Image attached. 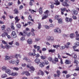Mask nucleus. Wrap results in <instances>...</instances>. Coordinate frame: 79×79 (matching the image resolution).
Returning a JSON list of instances; mask_svg holds the SVG:
<instances>
[{
    "label": "nucleus",
    "instance_id": "43",
    "mask_svg": "<svg viewBox=\"0 0 79 79\" xmlns=\"http://www.w3.org/2000/svg\"><path fill=\"white\" fill-rule=\"evenodd\" d=\"M6 27V26L5 25H3L2 27H1V29L2 30H4L5 29V27Z\"/></svg>",
    "mask_w": 79,
    "mask_h": 79
},
{
    "label": "nucleus",
    "instance_id": "17",
    "mask_svg": "<svg viewBox=\"0 0 79 79\" xmlns=\"http://www.w3.org/2000/svg\"><path fill=\"white\" fill-rule=\"evenodd\" d=\"M39 13L40 15H42V13H43V11H42V8L40 7L39 9Z\"/></svg>",
    "mask_w": 79,
    "mask_h": 79
},
{
    "label": "nucleus",
    "instance_id": "58",
    "mask_svg": "<svg viewBox=\"0 0 79 79\" xmlns=\"http://www.w3.org/2000/svg\"><path fill=\"white\" fill-rule=\"evenodd\" d=\"M1 47L2 48H5V46H3V45L2 44H1Z\"/></svg>",
    "mask_w": 79,
    "mask_h": 79
},
{
    "label": "nucleus",
    "instance_id": "28",
    "mask_svg": "<svg viewBox=\"0 0 79 79\" xmlns=\"http://www.w3.org/2000/svg\"><path fill=\"white\" fill-rule=\"evenodd\" d=\"M58 22L59 24H61V23H62V22L63 21V20L62 19L60 18L58 20Z\"/></svg>",
    "mask_w": 79,
    "mask_h": 79
},
{
    "label": "nucleus",
    "instance_id": "2",
    "mask_svg": "<svg viewBox=\"0 0 79 79\" xmlns=\"http://www.w3.org/2000/svg\"><path fill=\"white\" fill-rule=\"evenodd\" d=\"M64 0H60V2H62V5L64 6H69V5L68 4L67 2H68V0H65L64 2H63Z\"/></svg>",
    "mask_w": 79,
    "mask_h": 79
},
{
    "label": "nucleus",
    "instance_id": "37",
    "mask_svg": "<svg viewBox=\"0 0 79 79\" xmlns=\"http://www.w3.org/2000/svg\"><path fill=\"white\" fill-rule=\"evenodd\" d=\"M1 76L2 78H5V77H7V75L6 74H2Z\"/></svg>",
    "mask_w": 79,
    "mask_h": 79
},
{
    "label": "nucleus",
    "instance_id": "20",
    "mask_svg": "<svg viewBox=\"0 0 79 79\" xmlns=\"http://www.w3.org/2000/svg\"><path fill=\"white\" fill-rule=\"evenodd\" d=\"M27 43L28 44H31L32 43V41L31 39H29L27 40Z\"/></svg>",
    "mask_w": 79,
    "mask_h": 79
},
{
    "label": "nucleus",
    "instance_id": "42",
    "mask_svg": "<svg viewBox=\"0 0 79 79\" xmlns=\"http://www.w3.org/2000/svg\"><path fill=\"white\" fill-rule=\"evenodd\" d=\"M10 57L9 56H5V60H6V61L7 60H10Z\"/></svg>",
    "mask_w": 79,
    "mask_h": 79
},
{
    "label": "nucleus",
    "instance_id": "23",
    "mask_svg": "<svg viewBox=\"0 0 79 79\" xmlns=\"http://www.w3.org/2000/svg\"><path fill=\"white\" fill-rule=\"evenodd\" d=\"M45 66V64H44V62H42L40 63V66L41 67V68H43Z\"/></svg>",
    "mask_w": 79,
    "mask_h": 79
},
{
    "label": "nucleus",
    "instance_id": "59",
    "mask_svg": "<svg viewBox=\"0 0 79 79\" xmlns=\"http://www.w3.org/2000/svg\"><path fill=\"white\" fill-rule=\"evenodd\" d=\"M23 5H20L19 8V10H22V9H23Z\"/></svg>",
    "mask_w": 79,
    "mask_h": 79
},
{
    "label": "nucleus",
    "instance_id": "26",
    "mask_svg": "<svg viewBox=\"0 0 79 79\" xmlns=\"http://www.w3.org/2000/svg\"><path fill=\"white\" fill-rule=\"evenodd\" d=\"M11 70L9 69H6L5 71V72L7 73V74H10V73H11Z\"/></svg>",
    "mask_w": 79,
    "mask_h": 79
},
{
    "label": "nucleus",
    "instance_id": "54",
    "mask_svg": "<svg viewBox=\"0 0 79 79\" xmlns=\"http://www.w3.org/2000/svg\"><path fill=\"white\" fill-rule=\"evenodd\" d=\"M13 5V2H9L8 4V6H10Z\"/></svg>",
    "mask_w": 79,
    "mask_h": 79
},
{
    "label": "nucleus",
    "instance_id": "41",
    "mask_svg": "<svg viewBox=\"0 0 79 79\" xmlns=\"http://www.w3.org/2000/svg\"><path fill=\"white\" fill-rule=\"evenodd\" d=\"M35 31V30H34V28H32L31 30V32H33V33H32V35H35V34L34 33Z\"/></svg>",
    "mask_w": 79,
    "mask_h": 79
},
{
    "label": "nucleus",
    "instance_id": "57",
    "mask_svg": "<svg viewBox=\"0 0 79 79\" xmlns=\"http://www.w3.org/2000/svg\"><path fill=\"white\" fill-rule=\"evenodd\" d=\"M62 73H63L64 74H66L68 73V71H67V70L63 71Z\"/></svg>",
    "mask_w": 79,
    "mask_h": 79
},
{
    "label": "nucleus",
    "instance_id": "8",
    "mask_svg": "<svg viewBox=\"0 0 79 79\" xmlns=\"http://www.w3.org/2000/svg\"><path fill=\"white\" fill-rule=\"evenodd\" d=\"M54 5H60V2L58 1V0H54Z\"/></svg>",
    "mask_w": 79,
    "mask_h": 79
},
{
    "label": "nucleus",
    "instance_id": "29",
    "mask_svg": "<svg viewBox=\"0 0 79 79\" xmlns=\"http://www.w3.org/2000/svg\"><path fill=\"white\" fill-rule=\"evenodd\" d=\"M70 37L71 39H73L74 37V34L71 33L70 35Z\"/></svg>",
    "mask_w": 79,
    "mask_h": 79
},
{
    "label": "nucleus",
    "instance_id": "18",
    "mask_svg": "<svg viewBox=\"0 0 79 79\" xmlns=\"http://www.w3.org/2000/svg\"><path fill=\"white\" fill-rule=\"evenodd\" d=\"M54 19L55 20H58L59 18H60V15H56L54 17Z\"/></svg>",
    "mask_w": 79,
    "mask_h": 79
},
{
    "label": "nucleus",
    "instance_id": "40",
    "mask_svg": "<svg viewBox=\"0 0 79 79\" xmlns=\"http://www.w3.org/2000/svg\"><path fill=\"white\" fill-rule=\"evenodd\" d=\"M2 71H6V67L5 66L2 67Z\"/></svg>",
    "mask_w": 79,
    "mask_h": 79
},
{
    "label": "nucleus",
    "instance_id": "44",
    "mask_svg": "<svg viewBox=\"0 0 79 79\" xmlns=\"http://www.w3.org/2000/svg\"><path fill=\"white\" fill-rule=\"evenodd\" d=\"M2 43L4 44H5V45H8V43L4 40H2Z\"/></svg>",
    "mask_w": 79,
    "mask_h": 79
},
{
    "label": "nucleus",
    "instance_id": "32",
    "mask_svg": "<svg viewBox=\"0 0 79 79\" xmlns=\"http://www.w3.org/2000/svg\"><path fill=\"white\" fill-rule=\"evenodd\" d=\"M53 46L54 48H58L60 47V46L59 44L58 45H53Z\"/></svg>",
    "mask_w": 79,
    "mask_h": 79
},
{
    "label": "nucleus",
    "instance_id": "16",
    "mask_svg": "<svg viewBox=\"0 0 79 79\" xmlns=\"http://www.w3.org/2000/svg\"><path fill=\"white\" fill-rule=\"evenodd\" d=\"M53 64H56V62H58V59L56 57L55 58V59L53 60Z\"/></svg>",
    "mask_w": 79,
    "mask_h": 79
},
{
    "label": "nucleus",
    "instance_id": "46",
    "mask_svg": "<svg viewBox=\"0 0 79 79\" xmlns=\"http://www.w3.org/2000/svg\"><path fill=\"white\" fill-rule=\"evenodd\" d=\"M16 26L18 27V28H21V25L20 24H17L16 25Z\"/></svg>",
    "mask_w": 79,
    "mask_h": 79
},
{
    "label": "nucleus",
    "instance_id": "51",
    "mask_svg": "<svg viewBox=\"0 0 79 79\" xmlns=\"http://www.w3.org/2000/svg\"><path fill=\"white\" fill-rule=\"evenodd\" d=\"M5 48H6L7 49H9L10 48V46L9 45H6L5 46Z\"/></svg>",
    "mask_w": 79,
    "mask_h": 79
},
{
    "label": "nucleus",
    "instance_id": "47",
    "mask_svg": "<svg viewBox=\"0 0 79 79\" xmlns=\"http://www.w3.org/2000/svg\"><path fill=\"white\" fill-rule=\"evenodd\" d=\"M35 55V58L36 59L38 58L39 57H40V55L39 54H37Z\"/></svg>",
    "mask_w": 79,
    "mask_h": 79
},
{
    "label": "nucleus",
    "instance_id": "10",
    "mask_svg": "<svg viewBox=\"0 0 79 79\" xmlns=\"http://www.w3.org/2000/svg\"><path fill=\"white\" fill-rule=\"evenodd\" d=\"M14 13V14H19V10L18 9L16 8L13 11Z\"/></svg>",
    "mask_w": 79,
    "mask_h": 79
},
{
    "label": "nucleus",
    "instance_id": "7",
    "mask_svg": "<svg viewBox=\"0 0 79 79\" xmlns=\"http://www.w3.org/2000/svg\"><path fill=\"white\" fill-rule=\"evenodd\" d=\"M65 20L66 23H69V22H71L73 20L72 18L69 19L68 17H66L65 19Z\"/></svg>",
    "mask_w": 79,
    "mask_h": 79
},
{
    "label": "nucleus",
    "instance_id": "61",
    "mask_svg": "<svg viewBox=\"0 0 79 79\" xmlns=\"http://www.w3.org/2000/svg\"><path fill=\"white\" fill-rule=\"evenodd\" d=\"M50 7L51 8L53 9V8H54V5L53 4H52L51 5H50Z\"/></svg>",
    "mask_w": 79,
    "mask_h": 79
},
{
    "label": "nucleus",
    "instance_id": "3",
    "mask_svg": "<svg viewBox=\"0 0 79 79\" xmlns=\"http://www.w3.org/2000/svg\"><path fill=\"white\" fill-rule=\"evenodd\" d=\"M31 66V64H28L27 65V68H29L31 70V73H32V71H33L32 73H33L35 70V68L33 66Z\"/></svg>",
    "mask_w": 79,
    "mask_h": 79
},
{
    "label": "nucleus",
    "instance_id": "31",
    "mask_svg": "<svg viewBox=\"0 0 79 79\" xmlns=\"http://www.w3.org/2000/svg\"><path fill=\"white\" fill-rule=\"evenodd\" d=\"M24 73L27 76H29L30 74H31L28 71H25L24 72Z\"/></svg>",
    "mask_w": 79,
    "mask_h": 79
},
{
    "label": "nucleus",
    "instance_id": "30",
    "mask_svg": "<svg viewBox=\"0 0 79 79\" xmlns=\"http://www.w3.org/2000/svg\"><path fill=\"white\" fill-rule=\"evenodd\" d=\"M7 34L8 33H7V32H4L2 34V37H5L6 35V36Z\"/></svg>",
    "mask_w": 79,
    "mask_h": 79
},
{
    "label": "nucleus",
    "instance_id": "48",
    "mask_svg": "<svg viewBox=\"0 0 79 79\" xmlns=\"http://www.w3.org/2000/svg\"><path fill=\"white\" fill-rule=\"evenodd\" d=\"M41 23H39L38 24V29H40V28H41Z\"/></svg>",
    "mask_w": 79,
    "mask_h": 79
},
{
    "label": "nucleus",
    "instance_id": "9",
    "mask_svg": "<svg viewBox=\"0 0 79 79\" xmlns=\"http://www.w3.org/2000/svg\"><path fill=\"white\" fill-rule=\"evenodd\" d=\"M34 61L35 63H37V64H39V63H40V60L39 59L36 58L35 60Z\"/></svg>",
    "mask_w": 79,
    "mask_h": 79
},
{
    "label": "nucleus",
    "instance_id": "15",
    "mask_svg": "<svg viewBox=\"0 0 79 79\" xmlns=\"http://www.w3.org/2000/svg\"><path fill=\"white\" fill-rule=\"evenodd\" d=\"M72 11L74 15H77L78 14V12L77 10H73Z\"/></svg>",
    "mask_w": 79,
    "mask_h": 79
},
{
    "label": "nucleus",
    "instance_id": "27",
    "mask_svg": "<svg viewBox=\"0 0 79 79\" xmlns=\"http://www.w3.org/2000/svg\"><path fill=\"white\" fill-rule=\"evenodd\" d=\"M9 63H12V64H15L16 61L14 60H11L9 61Z\"/></svg>",
    "mask_w": 79,
    "mask_h": 79
},
{
    "label": "nucleus",
    "instance_id": "5",
    "mask_svg": "<svg viewBox=\"0 0 79 79\" xmlns=\"http://www.w3.org/2000/svg\"><path fill=\"white\" fill-rule=\"evenodd\" d=\"M20 56V55L18 54L16 55L15 56V57L16 58L17 60H16V63L17 64H16V65H18L19 64V60H18V56Z\"/></svg>",
    "mask_w": 79,
    "mask_h": 79
},
{
    "label": "nucleus",
    "instance_id": "25",
    "mask_svg": "<svg viewBox=\"0 0 79 79\" xmlns=\"http://www.w3.org/2000/svg\"><path fill=\"white\" fill-rule=\"evenodd\" d=\"M48 52L49 53L51 52V53H55V49H50L48 50Z\"/></svg>",
    "mask_w": 79,
    "mask_h": 79
},
{
    "label": "nucleus",
    "instance_id": "60",
    "mask_svg": "<svg viewBox=\"0 0 79 79\" xmlns=\"http://www.w3.org/2000/svg\"><path fill=\"white\" fill-rule=\"evenodd\" d=\"M40 46H37L36 48L37 51H39V50H40Z\"/></svg>",
    "mask_w": 79,
    "mask_h": 79
},
{
    "label": "nucleus",
    "instance_id": "49",
    "mask_svg": "<svg viewBox=\"0 0 79 79\" xmlns=\"http://www.w3.org/2000/svg\"><path fill=\"white\" fill-rule=\"evenodd\" d=\"M75 46L76 47H78L79 46V42H77L75 43Z\"/></svg>",
    "mask_w": 79,
    "mask_h": 79
},
{
    "label": "nucleus",
    "instance_id": "36",
    "mask_svg": "<svg viewBox=\"0 0 79 79\" xmlns=\"http://www.w3.org/2000/svg\"><path fill=\"white\" fill-rule=\"evenodd\" d=\"M49 12L48 10H46L44 12V13L45 15L47 14V16H48V13H49Z\"/></svg>",
    "mask_w": 79,
    "mask_h": 79
},
{
    "label": "nucleus",
    "instance_id": "56",
    "mask_svg": "<svg viewBox=\"0 0 79 79\" xmlns=\"http://www.w3.org/2000/svg\"><path fill=\"white\" fill-rule=\"evenodd\" d=\"M26 35L27 37H29V36L31 35L30 34V32H27Z\"/></svg>",
    "mask_w": 79,
    "mask_h": 79
},
{
    "label": "nucleus",
    "instance_id": "39",
    "mask_svg": "<svg viewBox=\"0 0 79 79\" xmlns=\"http://www.w3.org/2000/svg\"><path fill=\"white\" fill-rule=\"evenodd\" d=\"M18 74L17 73H11V75L12 76H16V75H18Z\"/></svg>",
    "mask_w": 79,
    "mask_h": 79
},
{
    "label": "nucleus",
    "instance_id": "12",
    "mask_svg": "<svg viewBox=\"0 0 79 79\" xmlns=\"http://www.w3.org/2000/svg\"><path fill=\"white\" fill-rule=\"evenodd\" d=\"M65 63L66 64H71V61L68 60H65Z\"/></svg>",
    "mask_w": 79,
    "mask_h": 79
},
{
    "label": "nucleus",
    "instance_id": "50",
    "mask_svg": "<svg viewBox=\"0 0 79 79\" xmlns=\"http://www.w3.org/2000/svg\"><path fill=\"white\" fill-rule=\"evenodd\" d=\"M65 48V46H62L60 47V50H63V49H64Z\"/></svg>",
    "mask_w": 79,
    "mask_h": 79
},
{
    "label": "nucleus",
    "instance_id": "38",
    "mask_svg": "<svg viewBox=\"0 0 79 79\" xmlns=\"http://www.w3.org/2000/svg\"><path fill=\"white\" fill-rule=\"evenodd\" d=\"M44 63L46 65H47V64H49V62L46 60H45L44 61Z\"/></svg>",
    "mask_w": 79,
    "mask_h": 79
},
{
    "label": "nucleus",
    "instance_id": "14",
    "mask_svg": "<svg viewBox=\"0 0 79 79\" xmlns=\"http://www.w3.org/2000/svg\"><path fill=\"white\" fill-rule=\"evenodd\" d=\"M72 57L73 58H75L76 59L77 58V55L75 53H73L71 55Z\"/></svg>",
    "mask_w": 79,
    "mask_h": 79
},
{
    "label": "nucleus",
    "instance_id": "4",
    "mask_svg": "<svg viewBox=\"0 0 79 79\" xmlns=\"http://www.w3.org/2000/svg\"><path fill=\"white\" fill-rule=\"evenodd\" d=\"M11 36L13 39H15L17 37V35L16 34V32L14 31L12 32Z\"/></svg>",
    "mask_w": 79,
    "mask_h": 79
},
{
    "label": "nucleus",
    "instance_id": "64",
    "mask_svg": "<svg viewBox=\"0 0 79 79\" xmlns=\"http://www.w3.org/2000/svg\"><path fill=\"white\" fill-rule=\"evenodd\" d=\"M75 71H79V67H77V69H75Z\"/></svg>",
    "mask_w": 79,
    "mask_h": 79
},
{
    "label": "nucleus",
    "instance_id": "13",
    "mask_svg": "<svg viewBox=\"0 0 79 79\" xmlns=\"http://www.w3.org/2000/svg\"><path fill=\"white\" fill-rule=\"evenodd\" d=\"M61 15H64V13L63 12H64V11H65V10H66V8H62L61 9Z\"/></svg>",
    "mask_w": 79,
    "mask_h": 79
},
{
    "label": "nucleus",
    "instance_id": "45",
    "mask_svg": "<svg viewBox=\"0 0 79 79\" xmlns=\"http://www.w3.org/2000/svg\"><path fill=\"white\" fill-rule=\"evenodd\" d=\"M40 57L41 59V60H45V58H46L45 57V56H40Z\"/></svg>",
    "mask_w": 79,
    "mask_h": 79
},
{
    "label": "nucleus",
    "instance_id": "52",
    "mask_svg": "<svg viewBox=\"0 0 79 79\" xmlns=\"http://www.w3.org/2000/svg\"><path fill=\"white\" fill-rule=\"evenodd\" d=\"M13 69L14 70H15L16 71H18L19 70V69L17 67H14Z\"/></svg>",
    "mask_w": 79,
    "mask_h": 79
},
{
    "label": "nucleus",
    "instance_id": "22",
    "mask_svg": "<svg viewBox=\"0 0 79 79\" xmlns=\"http://www.w3.org/2000/svg\"><path fill=\"white\" fill-rule=\"evenodd\" d=\"M28 19L29 20H30V21H31L32 22H34V19H32V16L31 15H29L28 17Z\"/></svg>",
    "mask_w": 79,
    "mask_h": 79
},
{
    "label": "nucleus",
    "instance_id": "62",
    "mask_svg": "<svg viewBox=\"0 0 79 79\" xmlns=\"http://www.w3.org/2000/svg\"><path fill=\"white\" fill-rule=\"evenodd\" d=\"M28 25H29L30 26H32V23L30 22H28Z\"/></svg>",
    "mask_w": 79,
    "mask_h": 79
},
{
    "label": "nucleus",
    "instance_id": "35",
    "mask_svg": "<svg viewBox=\"0 0 79 79\" xmlns=\"http://www.w3.org/2000/svg\"><path fill=\"white\" fill-rule=\"evenodd\" d=\"M28 55H29V56H34L35 55V53H33L32 52H29L28 53Z\"/></svg>",
    "mask_w": 79,
    "mask_h": 79
},
{
    "label": "nucleus",
    "instance_id": "1",
    "mask_svg": "<svg viewBox=\"0 0 79 79\" xmlns=\"http://www.w3.org/2000/svg\"><path fill=\"white\" fill-rule=\"evenodd\" d=\"M29 28H26L25 29V30H23V33L22 32H20L19 35H20L22 36H24V37H26V34H27V31H29Z\"/></svg>",
    "mask_w": 79,
    "mask_h": 79
},
{
    "label": "nucleus",
    "instance_id": "11",
    "mask_svg": "<svg viewBox=\"0 0 79 79\" xmlns=\"http://www.w3.org/2000/svg\"><path fill=\"white\" fill-rule=\"evenodd\" d=\"M38 74L39 75H42V76H44V73L43 71H42L41 70H39L38 72Z\"/></svg>",
    "mask_w": 79,
    "mask_h": 79
},
{
    "label": "nucleus",
    "instance_id": "55",
    "mask_svg": "<svg viewBox=\"0 0 79 79\" xmlns=\"http://www.w3.org/2000/svg\"><path fill=\"white\" fill-rule=\"evenodd\" d=\"M13 41H12L11 42H10L8 43L9 45H12L13 44Z\"/></svg>",
    "mask_w": 79,
    "mask_h": 79
},
{
    "label": "nucleus",
    "instance_id": "33",
    "mask_svg": "<svg viewBox=\"0 0 79 79\" xmlns=\"http://www.w3.org/2000/svg\"><path fill=\"white\" fill-rule=\"evenodd\" d=\"M11 28L13 29V30H15V27H14V24L13 23H11Z\"/></svg>",
    "mask_w": 79,
    "mask_h": 79
},
{
    "label": "nucleus",
    "instance_id": "24",
    "mask_svg": "<svg viewBox=\"0 0 79 79\" xmlns=\"http://www.w3.org/2000/svg\"><path fill=\"white\" fill-rule=\"evenodd\" d=\"M56 73L57 77H60V75L61 74L60 71V70H57Z\"/></svg>",
    "mask_w": 79,
    "mask_h": 79
},
{
    "label": "nucleus",
    "instance_id": "53",
    "mask_svg": "<svg viewBox=\"0 0 79 79\" xmlns=\"http://www.w3.org/2000/svg\"><path fill=\"white\" fill-rule=\"evenodd\" d=\"M24 40H25V38L23 36L20 39V40H21V41H24Z\"/></svg>",
    "mask_w": 79,
    "mask_h": 79
},
{
    "label": "nucleus",
    "instance_id": "6",
    "mask_svg": "<svg viewBox=\"0 0 79 79\" xmlns=\"http://www.w3.org/2000/svg\"><path fill=\"white\" fill-rule=\"evenodd\" d=\"M47 40H48V41H50V40H54V38L53 37L48 36L47 38Z\"/></svg>",
    "mask_w": 79,
    "mask_h": 79
},
{
    "label": "nucleus",
    "instance_id": "63",
    "mask_svg": "<svg viewBox=\"0 0 79 79\" xmlns=\"http://www.w3.org/2000/svg\"><path fill=\"white\" fill-rule=\"evenodd\" d=\"M45 27L46 29H49V26H48L47 25H45Z\"/></svg>",
    "mask_w": 79,
    "mask_h": 79
},
{
    "label": "nucleus",
    "instance_id": "21",
    "mask_svg": "<svg viewBox=\"0 0 79 79\" xmlns=\"http://www.w3.org/2000/svg\"><path fill=\"white\" fill-rule=\"evenodd\" d=\"M48 60L49 61H50L51 62H52V64H53V60L54 59H52V57H49L48 58Z\"/></svg>",
    "mask_w": 79,
    "mask_h": 79
},
{
    "label": "nucleus",
    "instance_id": "19",
    "mask_svg": "<svg viewBox=\"0 0 79 79\" xmlns=\"http://www.w3.org/2000/svg\"><path fill=\"white\" fill-rule=\"evenodd\" d=\"M15 20L16 21L15 23H18V21H19L20 19H18V17L17 16L15 18Z\"/></svg>",
    "mask_w": 79,
    "mask_h": 79
},
{
    "label": "nucleus",
    "instance_id": "34",
    "mask_svg": "<svg viewBox=\"0 0 79 79\" xmlns=\"http://www.w3.org/2000/svg\"><path fill=\"white\" fill-rule=\"evenodd\" d=\"M48 18V15H44V16L42 17V19L44 20V19H47Z\"/></svg>",
    "mask_w": 79,
    "mask_h": 79
}]
</instances>
